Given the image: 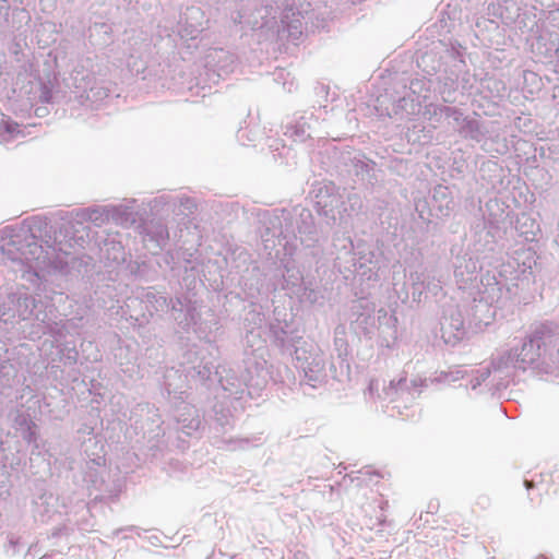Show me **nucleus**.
<instances>
[{
    "label": "nucleus",
    "instance_id": "nucleus-1",
    "mask_svg": "<svg viewBox=\"0 0 559 559\" xmlns=\"http://www.w3.org/2000/svg\"><path fill=\"white\" fill-rule=\"evenodd\" d=\"M525 485H526V487H527V488H531V487H532V483H531V481H528V480H525Z\"/></svg>",
    "mask_w": 559,
    "mask_h": 559
},
{
    "label": "nucleus",
    "instance_id": "nucleus-2",
    "mask_svg": "<svg viewBox=\"0 0 559 559\" xmlns=\"http://www.w3.org/2000/svg\"><path fill=\"white\" fill-rule=\"evenodd\" d=\"M536 559H548V558L546 556H544V555H540Z\"/></svg>",
    "mask_w": 559,
    "mask_h": 559
}]
</instances>
